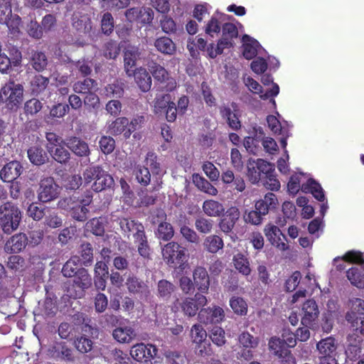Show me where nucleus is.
<instances>
[{"instance_id": "nucleus-1", "label": "nucleus", "mask_w": 364, "mask_h": 364, "mask_svg": "<svg viewBox=\"0 0 364 364\" xmlns=\"http://www.w3.org/2000/svg\"><path fill=\"white\" fill-rule=\"evenodd\" d=\"M22 219L19 208L11 202H6L0 205V227L7 235L16 231Z\"/></svg>"}, {"instance_id": "nucleus-2", "label": "nucleus", "mask_w": 364, "mask_h": 364, "mask_svg": "<svg viewBox=\"0 0 364 364\" xmlns=\"http://www.w3.org/2000/svg\"><path fill=\"white\" fill-rule=\"evenodd\" d=\"M238 37V29L232 23H225L222 25V36L216 46L210 43L208 47V55L215 58L223 53L225 48L234 47V40Z\"/></svg>"}, {"instance_id": "nucleus-3", "label": "nucleus", "mask_w": 364, "mask_h": 364, "mask_svg": "<svg viewBox=\"0 0 364 364\" xmlns=\"http://www.w3.org/2000/svg\"><path fill=\"white\" fill-rule=\"evenodd\" d=\"M162 256L166 264L174 269H184L187 262L186 249L176 242L167 243L162 249Z\"/></svg>"}, {"instance_id": "nucleus-4", "label": "nucleus", "mask_w": 364, "mask_h": 364, "mask_svg": "<svg viewBox=\"0 0 364 364\" xmlns=\"http://www.w3.org/2000/svg\"><path fill=\"white\" fill-rule=\"evenodd\" d=\"M23 87L21 84L9 81L0 90V101L9 109L17 108L23 100Z\"/></svg>"}, {"instance_id": "nucleus-5", "label": "nucleus", "mask_w": 364, "mask_h": 364, "mask_svg": "<svg viewBox=\"0 0 364 364\" xmlns=\"http://www.w3.org/2000/svg\"><path fill=\"white\" fill-rule=\"evenodd\" d=\"M247 176L250 182L256 184L262 180L264 175L272 169V164L262 159L257 160L250 159L247 162Z\"/></svg>"}, {"instance_id": "nucleus-6", "label": "nucleus", "mask_w": 364, "mask_h": 364, "mask_svg": "<svg viewBox=\"0 0 364 364\" xmlns=\"http://www.w3.org/2000/svg\"><path fill=\"white\" fill-rule=\"evenodd\" d=\"M219 112L222 119L225 121L231 129L237 131L241 129L240 109L235 102H232L230 105L225 104L220 105Z\"/></svg>"}, {"instance_id": "nucleus-7", "label": "nucleus", "mask_w": 364, "mask_h": 364, "mask_svg": "<svg viewBox=\"0 0 364 364\" xmlns=\"http://www.w3.org/2000/svg\"><path fill=\"white\" fill-rule=\"evenodd\" d=\"M0 23L6 24L10 30L18 29L21 18L17 14H12L11 0H0Z\"/></svg>"}, {"instance_id": "nucleus-8", "label": "nucleus", "mask_w": 364, "mask_h": 364, "mask_svg": "<svg viewBox=\"0 0 364 364\" xmlns=\"http://www.w3.org/2000/svg\"><path fill=\"white\" fill-rule=\"evenodd\" d=\"M59 193V186L53 177H46L41 181L38 199L41 202L47 203L53 200L58 198Z\"/></svg>"}, {"instance_id": "nucleus-9", "label": "nucleus", "mask_w": 364, "mask_h": 364, "mask_svg": "<svg viewBox=\"0 0 364 364\" xmlns=\"http://www.w3.org/2000/svg\"><path fill=\"white\" fill-rule=\"evenodd\" d=\"M301 311V325L314 330L316 327V321L319 314L318 308L316 301L314 299L306 300L303 304Z\"/></svg>"}, {"instance_id": "nucleus-10", "label": "nucleus", "mask_w": 364, "mask_h": 364, "mask_svg": "<svg viewBox=\"0 0 364 364\" xmlns=\"http://www.w3.org/2000/svg\"><path fill=\"white\" fill-rule=\"evenodd\" d=\"M198 318L205 325L218 324L225 319V311L218 306L203 308L198 312Z\"/></svg>"}, {"instance_id": "nucleus-11", "label": "nucleus", "mask_w": 364, "mask_h": 364, "mask_svg": "<svg viewBox=\"0 0 364 364\" xmlns=\"http://www.w3.org/2000/svg\"><path fill=\"white\" fill-rule=\"evenodd\" d=\"M218 225L222 232L228 235L232 232L235 224L240 218V211L237 206L232 205L222 214Z\"/></svg>"}, {"instance_id": "nucleus-12", "label": "nucleus", "mask_w": 364, "mask_h": 364, "mask_svg": "<svg viewBox=\"0 0 364 364\" xmlns=\"http://www.w3.org/2000/svg\"><path fill=\"white\" fill-rule=\"evenodd\" d=\"M158 349L151 344L145 345L143 343H137L132 346L130 350L131 356L136 361H150L157 353Z\"/></svg>"}, {"instance_id": "nucleus-13", "label": "nucleus", "mask_w": 364, "mask_h": 364, "mask_svg": "<svg viewBox=\"0 0 364 364\" xmlns=\"http://www.w3.org/2000/svg\"><path fill=\"white\" fill-rule=\"evenodd\" d=\"M92 191L100 192L108 188H111L114 184V179L111 175L102 170L100 166L92 168Z\"/></svg>"}, {"instance_id": "nucleus-14", "label": "nucleus", "mask_w": 364, "mask_h": 364, "mask_svg": "<svg viewBox=\"0 0 364 364\" xmlns=\"http://www.w3.org/2000/svg\"><path fill=\"white\" fill-rule=\"evenodd\" d=\"M156 216L158 219L156 220L155 217L153 216L152 223H159L156 232V237L164 241L170 240L173 237L174 230L173 226L170 223L162 221L166 219V214L163 210H159L156 212Z\"/></svg>"}, {"instance_id": "nucleus-15", "label": "nucleus", "mask_w": 364, "mask_h": 364, "mask_svg": "<svg viewBox=\"0 0 364 364\" xmlns=\"http://www.w3.org/2000/svg\"><path fill=\"white\" fill-rule=\"evenodd\" d=\"M264 232L267 240L273 246L282 251L288 248V245L284 242L286 237L277 226L268 223L266 225Z\"/></svg>"}, {"instance_id": "nucleus-16", "label": "nucleus", "mask_w": 364, "mask_h": 364, "mask_svg": "<svg viewBox=\"0 0 364 364\" xmlns=\"http://www.w3.org/2000/svg\"><path fill=\"white\" fill-rule=\"evenodd\" d=\"M28 242V237L25 233H17L6 242L4 249L7 254L18 253L25 249Z\"/></svg>"}, {"instance_id": "nucleus-17", "label": "nucleus", "mask_w": 364, "mask_h": 364, "mask_svg": "<svg viewBox=\"0 0 364 364\" xmlns=\"http://www.w3.org/2000/svg\"><path fill=\"white\" fill-rule=\"evenodd\" d=\"M147 65L150 73L156 80L160 82L169 80V74L163 66L153 60L149 62ZM176 81L171 78L168 82L167 90H172L176 87Z\"/></svg>"}, {"instance_id": "nucleus-18", "label": "nucleus", "mask_w": 364, "mask_h": 364, "mask_svg": "<svg viewBox=\"0 0 364 364\" xmlns=\"http://www.w3.org/2000/svg\"><path fill=\"white\" fill-rule=\"evenodd\" d=\"M50 82L48 77L42 75H34L30 81V92L32 95L41 97L43 100V96L48 95V87Z\"/></svg>"}, {"instance_id": "nucleus-19", "label": "nucleus", "mask_w": 364, "mask_h": 364, "mask_svg": "<svg viewBox=\"0 0 364 364\" xmlns=\"http://www.w3.org/2000/svg\"><path fill=\"white\" fill-rule=\"evenodd\" d=\"M140 55L139 49L134 46H127L124 51V69L129 76H132L136 69V62Z\"/></svg>"}, {"instance_id": "nucleus-20", "label": "nucleus", "mask_w": 364, "mask_h": 364, "mask_svg": "<svg viewBox=\"0 0 364 364\" xmlns=\"http://www.w3.org/2000/svg\"><path fill=\"white\" fill-rule=\"evenodd\" d=\"M193 283L200 293H208L210 287V277L206 269L197 266L193 272Z\"/></svg>"}, {"instance_id": "nucleus-21", "label": "nucleus", "mask_w": 364, "mask_h": 364, "mask_svg": "<svg viewBox=\"0 0 364 364\" xmlns=\"http://www.w3.org/2000/svg\"><path fill=\"white\" fill-rule=\"evenodd\" d=\"M23 166L20 162L12 161L6 164L0 171V177L4 182L14 181L21 174Z\"/></svg>"}, {"instance_id": "nucleus-22", "label": "nucleus", "mask_w": 364, "mask_h": 364, "mask_svg": "<svg viewBox=\"0 0 364 364\" xmlns=\"http://www.w3.org/2000/svg\"><path fill=\"white\" fill-rule=\"evenodd\" d=\"M53 358L67 362H72L75 357L73 350L68 347L65 342H56L49 350Z\"/></svg>"}, {"instance_id": "nucleus-23", "label": "nucleus", "mask_w": 364, "mask_h": 364, "mask_svg": "<svg viewBox=\"0 0 364 364\" xmlns=\"http://www.w3.org/2000/svg\"><path fill=\"white\" fill-rule=\"evenodd\" d=\"M90 203L91 196H86L85 198L79 201L78 204L70 207L72 217L78 221H85L90 212Z\"/></svg>"}, {"instance_id": "nucleus-24", "label": "nucleus", "mask_w": 364, "mask_h": 364, "mask_svg": "<svg viewBox=\"0 0 364 364\" xmlns=\"http://www.w3.org/2000/svg\"><path fill=\"white\" fill-rule=\"evenodd\" d=\"M279 202L276 195L269 192L264 195V198L255 203V208L259 210L262 214L266 215L269 212L275 210Z\"/></svg>"}, {"instance_id": "nucleus-25", "label": "nucleus", "mask_w": 364, "mask_h": 364, "mask_svg": "<svg viewBox=\"0 0 364 364\" xmlns=\"http://www.w3.org/2000/svg\"><path fill=\"white\" fill-rule=\"evenodd\" d=\"M129 119L125 117H118L109 126L110 134L114 136L123 134L125 139H129L132 134V130L128 127Z\"/></svg>"}, {"instance_id": "nucleus-26", "label": "nucleus", "mask_w": 364, "mask_h": 364, "mask_svg": "<svg viewBox=\"0 0 364 364\" xmlns=\"http://www.w3.org/2000/svg\"><path fill=\"white\" fill-rule=\"evenodd\" d=\"M337 348L338 343L333 336L323 338L316 344L318 356L336 357Z\"/></svg>"}, {"instance_id": "nucleus-27", "label": "nucleus", "mask_w": 364, "mask_h": 364, "mask_svg": "<svg viewBox=\"0 0 364 364\" xmlns=\"http://www.w3.org/2000/svg\"><path fill=\"white\" fill-rule=\"evenodd\" d=\"M64 144L75 154L80 156H86L90 152L87 144L75 136L67 138L64 141Z\"/></svg>"}, {"instance_id": "nucleus-28", "label": "nucleus", "mask_w": 364, "mask_h": 364, "mask_svg": "<svg viewBox=\"0 0 364 364\" xmlns=\"http://www.w3.org/2000/svg\"><path fill=\"white\" fill-rule=\"evenodd\" d=\"M132 75H134L136 83L142 92H148L151 89V77L145 68H140L135 70Z\"/></svg>"}, {"instance_id": "nucleus-29", "label": "nucleus", "mask_w": 364, "mask_h": 364, "mask_svg": "<svg viewBox=\"0 0 364 364\" xmlns=\"http://www.w3.org/2000/svg\"><path fill=\"white\" fill-rule=\"evenodd\" d=\"M154 45L159 52L164 55H172L176 51V44L170 38L166 36L157 38Z\"/></svg>"}, {"instance_id": "nucleus-30", "label": "nucleus", "mask_w": 364, "mask_h": 364, "mask_svg": "<svg viewBox=\"0 0 364 364\" xmlns=\"http://www.w3.org/2000/svg\"><path fill=\"white\" fill-rule=\"evenodd\" d=\"M126 285L128 291L131 294H139L149 292L148 285L144 281L134 275L128 277Z\"/></svg>"}, {"instance_id": "nucleus-31", "label": "nucleus", "mask_w": 364, "mask_h": 364, "mask_svg": "<svg viewBox=\"0 0 364 364\" xmlns=\"http://www.w3.org/2000/svg\"><path fill=\"white\" fill-rule=\"evenodd\" d=\"M301 191L306 193H311L318 201L325 200V195L321 185L313 178L307 180L306 183L301 185Z\"/></svg>"}, {"instance_id": "nucleus-32", "label": "nucleus", "mask_w": 364, "mask_h": 364, "mask_svg": "<svg viewBox=\"0 0 364 364\" xmlns=\"http://www.w3.org/2000/svg\"><path fill=\"white\" fill-rule=\"evenodd\" d=\"M242 41L244 58L247 60L254 58L257 54V48L259 46V42L247 34L242 36Z\"/></svg>"}, {"instance_id": "nucleus-33", "label": "nucleus", "mask_w": 364, "mask_h": 364, "mask_svg": "<svg viewBox=\"0 0 364 364\" xmlns=\"http://www.w3.org/2000/svg\"><path fill=\"white\" fill-rule=\"evenodd\" d=\"M203 212L210 217H220L225 211L223 205L215 200H206L203 203Z\"/></svg>"}, {"instance_id": "nucleus-34", "label": "nucleus", "mask_w": 364, "mask_h": 364, "mask_svg": "<svg viewBox=\"0 0 364 364\" xmlns=\"http://www.w3.org/2000/svg\"><path fill=\"white\" fill-rule=\"evenodd\" d=\"M232 262L235 268L242 275L249 276L251 268L248 258L239 252L233 256Z\"/></svg>"}, {"instance_id": "nucleus-35", "label": "nucleus", "mask_w": 364, "mask_h": 364, "mask_svg": "<svg viewBox=\"0 0 364 364\" xmlns=\"http://www.w3.org/2000/svg\"><path fill=\"white\" fill-rule=\"evenodd\" d=\"M119 225L124 235L129 236L130 233L133 231H136L135 233H140L139 230H144V225L134 220H131L127 218H122L119 219Z\"/></svg>"}, {"instance_id": "nucleus-36", "label": "nucleus", "mask_w": 364, "mask_h": 364, "mask_svg": "<svg viewBox=\"0 0 364 364\" xmlns=\"http://www.w3.org/2000/svg\"><path fill=\"white\" fill-rule=\"evenodd\" d=\"M193 181L196 186L201 191L210 195L216 196L218 193L217 188L213 186L207 179L199 174L193 175Z\"/></svg>"}, {"instance_id": "nucleus-37", "label": "nucleus", "mask_w": 364, "mask_h": 364, "mask_svg": "<svg viewBox=\"0 0 364 364\" xmlns=\"http://www.w3.org/2000/svg\"><path fill=\"white\" fill-rule=\"evenodd\" d=\"M27 154L30 161L37 166L45 164L48 160L47 154L38 146L31 147L28 149Z\"/></svg>"}, {"instance_id": "nucleus-38", "label": "nucleus", "mask_w": 364, "mask_h": 364, "mask_svg": "<svg viewBox=\"0 0 364 364\" xmlns=\"http://www.w3.org/2000/svg\"><path fill=\"white\" fill-rule=\"evenodd\" d=\"M346 277L350 284L357 288H364V274L356 267H353L346 271Z\"/></svg>"}, {"instance_id": "nucleus-39", "label": "nucleus", "mask_w": 364, "mask_h": 364, "mask_svg": "<svg viewBox=\"0 0 364 364\" xmlns=\"http://www.w3.org/2000/svg\"><path fill=\"white\" fill-rule=\"evenodd\" d=\"M176 287L171 282L166 279H161L158 282L157 291L158 296L164 300H168L171 294L175 291Z\"/></svg>"}, {"instance_id": "nucleus-40", "label": "nucleus", "mask_w": 364, "mask_h": 364, "mask_svg": "<svg viewBox=\"0 0 364 364\" xmlns=\"http://www.w3.org/2000/svg\"><path fill=\"white\" fill-rule=\"evenodd\" d=\"M113 337L119 343H129L136 336L134 331L130 327L117 328L113 331Z\"/></svg>"}, {"instance_id": "nucleus-41", "label": "nucleus", "mask_w": 364, "mask_h": 364, "mask_svg": "<svg viewBox=\"0 0 364 364\" xmlns=\"http://www.w3.org/2000/svg\"><path fill=\"white\" fill-rule=\"evenodd\" d=\"M134 174L136 181L142 186H147L151 182V173L149 169L142 165H137L134 170Z\"/></svg>"}, {"instance_id": "nucleus-42", "label": "nucleus", "mask_w": 364, "mask_h": 364, "mask_svg": "<svg viewBox=\"0 0 364 364\" xmlns=\"http://www.w3.org/2000/svg\"><path fill=\"white\" fill-rule=\"evenodd\" d=\"M204 248L211 253H216L224 246L223 239L215 235L208 236L203 242Z\"/></svg>"}, {"instance_id": "nucleus-43", "label": "nucleus", "mask_w": 364, "mask_h": 364, "mask_svg": "<svg viewBox=\"0 0 364 364\" xmlns=\"http://www.w3.org/2000/svg\"><path fill=\"white\" fill-rule=\"evenodd\" d=\"M274 165L272 164V169L269 170V173L264 175L261 181H263L264 186L270 191H277L280 188V182L277 178L274 172Z\"/></svg>"}, {"instance_id": "nucleus-44", "label": "nucleus", "mask_w": 364, "mask_h": 364, "mask_svg": "<svg viewBox=\"0 0 364 364\" xmlns=\"http://www.w3.org/2000/svg\"><path fill=\"white\" fill-rule=\"evenodd\" d=\"M140 233H134L136 242H138V252L144 258H149L150 255V247L144 230H139Z\"/></svg>"}, {"instance_id": "nucleus-45", "label": "nucleus", "mask_w": 364, "mask_h": 364, "mask_svg": "<svg viewBox=\"0 0 364 364\" xmlns=\"http://www.w3.org/2000/svg\"><path fill=\"white\" fill-rule=\"evenodd\" d=\"M31 64L33 69L38 72L44 70L48 65V58L45 53L33 51L31 55Z\"/></svg>"}, {"instance_id": "nucleus-46", "label": "nucleus", "mask_w": 364, "mask_h": 364, "mask_svg": "<svg viewBox=\"0 0 364 364\" xmlns=\"http://www.w3.org/2000/svg\"><path fill=\"white\" fill-rule=\"evenodd\" d=\"M145 166L149 168L154 176L159 175L161 172V164L157 154L154 151H149L144 161Z\"/></svg>"}, {"instance_id": "nucleus-47", "label": "nucleus", "mask_w": 364, "mask_h": 364, "mask_svg": "<svg viewBox=\"0 0 364 364\" xmlns=\"http://www.w3.org/2000/svg\"><path fill=\"white\" fill-rule=\"evenodd\" d=\"M191 337L200 348L206 340L207 333L200 324H194L191 329Z\"/></svg>"}, {"instance_id": "nucleus-48", "label": "nucleus", "mask_w": 364, "mask_h": 364, "mask_svg": "<svg viewBox=\"0 0 364 364\" xmlns=\"http://www.w3.org/2000/svg\"><path fill=\"white\" fill-rule=\"evenodd\" d=\"M120 51L121 47L116 41L109 40L103 46L104 55L109 59H116Z\"/></svg>"}, {"instance_id": "nucleus-49", "label": "nucleus", "mask_w": 364, "mask_h": 364, "mask_svg": "<svg viewBox=\"0 0 364 364\" xmlns=\"http://www.w3.org/2000/svg\"><path fill=\"white\" fill-rule=\"evenodd\" d=\"M171 99V95L168 94L156 97L154 100V112L156 114H161L164 113L165 110L168 107L169 103L172 102Z\"/></svg>"}, {"instance_id": "nucleus-50", "label": "nucleus", "mask_w": 364, "mask_h": 364, "mask_svg": "<svg viewBox=\"0 0 364 364\" xmlns=\"http://www.w3.org/2000/svg\"><path fill=\"white\" fill-rule=\"evenodd\" d=\"M230 305L235 314L240 316L247 314V304L242 297L232 296L230 300Z\"/></svg>"}, {"instance_id": "nucleus-51", "label": "nucleus", "mask_w": 364, "mask_h": 364, "mask_svg": "<svg viewBox=\"0 0 364 364\" xmlns=\"http://www.w3.org/2000/svg\"><path fill=\"white\" fill-rule=\"evenodd\" d=\"M77 261L78 262L79 259L73 257L65 262L62 269L63 276L65 277H72L77 273L80 267L77 263Z\"/></svg>"}, {"instance_id": "nucleus-52", "label": "nucleus", "mask_w": 364, "mask_h": 364, "mask_svg": "<svg viewBox=\"0 0 364 364\" xmlns=\"http://www.w3.org/2000/svg\"><path fill=\"white\" fill-rule=\"evenodd\" d=\"M74 277H75V282L82 289H87L91 286V277L87 269L80 267Z\"/></svg>"}, {"instance_id": "nucleus-53", "label": "nucleus", "mask_w": 364, "mask_h": 364, "mask_svg": "<svg viewBox=\"0 0 364 364\" xmlns=\"http://www.w3.org/2000/svg\"><path fill=\"white\" fill-rule=\"evenodd\" d=\"M73 26L80 32L85 33L91 31V19L88 14L82 15L73 22Z\"/></svg>"}, {"instance_id": "nucleus-54", "label": "nucleus", "mask_w": 364, "mask_h": 364, "mask_svg": "<svg viewBox=\"0 0 364 364\" xmlns=\"http://www.w3.org/2000/svg\"><path fill=\"white\" fill-rule=\"evenodd\" d=\"M165 357L168 364H188L186 355L180 352L167 350Z\"/></svg>"}, {"instance_id": "nucleus-55", "label": "nucleus", "mask_w": 364, "mask_h": 364, "mask_svg": "<svg viewBox=\"0 0 364 364\" xmlns=\"http://www.w3.org/2000/svg\"><path fill=\"white\" fill-rule=\"evenodd\" d=\"M52 148L48 146V150L49 152L53 153V158L60 164H65L70 159V153L65 149L64 147L60 146L56 147L54 151L51 149Z\"/></svg>"}, {"instance_id": "nucleus-56", "label": "nucleus", "mask_w": 364, "mask_h": 364, "mask_svg": "<svg viewBox=\"0 0 364 364\" xmlns=\"http://www.w3.org/2000/svg\"><path fill=\"white\" fill-rule=\"evenodd\" d=\"M82 183V177L80 175L67 176L63 178V186L67 190H77Z\"/></svg>"}, {"instance_id": "nucleus-57", "label": "nucleus", "mask_w": 364, "mask_h": 364, "mask_svg": "<svg viewBox=\"0 0 364 364\" xmlns=\"http://www.w3.org/2000/svg\"><path fill=\"white\" fill-rule=\"evenodd\" d=\"M225 331L219 326H214L210 331V338L213 343L218 346H222L225 343Z\"/></svg>"}, {"instance_id": "nucleus-58", "label": "nucleus", "mask_w": 364, "mask_h": 364, "mask_svg": "<svg viewBox=\"0 0 364 364\" xmlns=\"http://www.w3.org/2000/svg\"><path fill=\"white\" fill-rule=\"evenodd\" d=\"M239 342L243 348H255L258 345L257 338H255L248 332H242L239 336Z\"/></svg>"}, {"instance_id": "nucleus-59", "label": "nucleus", "mask_w": 364, "mask_h": 364, "mask_svg": "<svg viewBox=\"0 0 364 364\" xmlns=\"http://www.w3.org/2000/svg\"><path fill=\"white\" fill-rule=\"evenodd\" d=\"M269 348L277 356H280L289 349L284 348V342L279 338L272 337L269 341Z\"/></svg>"}, {"instance_id": "nucleus-60", "label": "nucleus", "mask_w": 364, "mask_h": 364, "mask_svg": "<svg viewBox=\"0 0 364 364\" xmlns=\"http://www.w3.org/2000/svg\"><path fill=\"white\" fill-rule=\"evenodd\" d=\"M181 309L186 315L194 316L196 315L199 308L193 299L186 298L181 303Z\"/></svg>"}, {"instance_id": "nucleus-61", "label": "nucleus", "mask_w": 364, "mask_h": 364, "mask_svg": "<svg viewBox=\"0 0 364 364\" xmlns=\"http://www.w3.org/2000/svg\"><path fill=\"white\" fill-rule=\"evenodd\" d=\"M195 226L198 232L208 234L212 231L213 221L210 219L199 218L196 220Z\"/></svg>"}, {"instance_id": "nucleus-62", "label": "nucleus", "mask_w": 364, "mask_h": 364, "mask_svg": "<svg viewBox=\"0 0 364 364\" xmlns=\"http://www.w3.org/2000/svg\"><path fill=\"white\" fill-rule=\"evenodd\" d=\"M102 32L105 35H109L114 30V18L112 14L107 12L103 14L101 20Z\"/></svg>"}, {"instance_id": "nucleus-63", "label": "nucleus", "mask_w": 364, "mask_h": 364, "mask_svg": "<svg viewBox=\"0 0 364 364\" xmlns=\"http://www.w3.org/2000/svg\"><path fill=\"white\" fill-rule=\"evenodd\" d=\"M160 26L162 31L166 34L175 33L177 31V26L172 18L164 16L160 20Z\"/></svg>"}, {"instance_id": "nucleus-64", "label": "nucleus", "mask_w": 364, "mask_h": 364, "mask_svg": "<svg viewBox=\"0 0 364 364\" xmlns=\"http://www.w3.org/2000/svg\"><path fill=\"white\" fill-rule=\"evenodd\" d=\"M43 104L36 99L32 98L25 103L24 109L26 114L34 115L41 110Z\"/></svg>"}]
</instances>
